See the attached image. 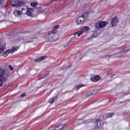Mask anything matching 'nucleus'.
Wrapping results in <instances>:
<instances>
[{
    "mask_svg": "<svg viewBox=\"0 0 130 130\" xmlns=\"http://www.w3.org/2000/svg\"><path fill=\"white\" fill-rule=\"evenodd\" d=\"M55 34H56V30H54L46 34L44 37L48 41L54 42V41H56V40H58V38L55 37Z\"/></svg>",
    "mask_w": 130,
    "mask_h": 130,
    "instance_id": "nucleus-1",
    "label": "nucleus"
},
{
    "mask_svg": "<svg viewBox=\"0 0 130 130\" xmlns=\"http://www.w3.org/2000/svg\"><path fill=\"white\" fill-rule=\"evenodd\" d=\"M87 18H88L87 13H85L83 15L79 17L76 21L77 25H82V24H84Z\"/></svg>",
    "mask_w": 130,
    "mask_h": 130,
    "instance_id": "nucleus-2",
    "label": "nucleus"
},
{
    "mask_svg": "<svg viewBox=\"0 0 130 130\" xmlns=\"http://www.w3.org/2000/svg\"><path fill=\"white\" fill-rule=\"evenodd\" d=\"M12 7H15L16 8H19V7H22L24 6V3L22 2V0H12L11 3Z\"/></svg>",
    "mask_w": 130,
    "mask_h": 130,
    "instance_id": "nucleus-3",
    "label": "nucleus"
},
{
    "mask_svg": "<svg viewBox=\"0 0 130 130\" xmlns=\"http://www.w3.org/2000/svg\"><path fill=\"white\" fill-rule=\"evenodd\" d=\"M108 25V22L105 21H102L101 22H98L94 24L95 30H100L101 28H104L105 26Z\"/></svg>",
    "mask_w": 130,
    "mask_h": 130,
    "instance_id": "nucleus-4",
    "label": "nucleus"
},
{
    "mask_svg": "<svg viewBox=\"0 0 130 130\" xmlns=\"http://www.w3.org/2000/svg\"><path fill=\"white\" fill-rule=\"evenodd\" d=\"M90 30V28L89 27L84 26L82 27L80 31H78L76 33L74 34V36L77 35V37H80L82 34L84 32H88V31Z\"/></svg>",
    "mask_w": 130,
    "mask_h": 130,
    "instance_id": "nucleus-5",
    "label": "nucleus"
},
{
    "mask_svg": "<svg viewBox=\"0 0 130 130\" xmlns=\"http://www.w3.org/2000/svg\"><path fill=\"white\" fill-rule=\"evenodd\" d=\"M118 23V19H117V17H114L112 19V26L115 27L116 25H117Z\"/></svg>",
    "mask_w": 130,
    "mask_h": 130,
    "instance_id": "nucleus-6",
    "label": "nucleus"
},
{
    "mask_svg": "<svg viewBox=\"0 0 130 130\" xmlns=\"http://www.w3.org/2000/svg\"><path fill=\"white\" fill-rule=\"evenodd\" d=\"M90 80L92 82H98L99 80H101V77L99 75H96L93 77H91Z\"/></svg>",
    "mask_w": 130,
    "mask_h": 130,
    "instance_id": "nucleus-7",
    "label": "nucleus"
},
{
    "mask_svg": "<svg viewBox=\"0 0 130 130\" xmlns=\"http://www.w3.org/2000/svg\"><path fill=\"white\" fill-rule=\"evenodd\" d=\"M128 49L127 48V47H126L125 48H124L123 49H122V50H121L119 53H117V55L118 54H124V53H126V52H128Z\"/></svg>",
    "mask_w": 130,
    "mask_h": 130,
    "instance_id": "nucleus-8",
    "label": "nucleus"
},
{
    "mask_svg": "<svg viewBox=\"0 0 130 130\" xmlns=\"http://www.w3.org/2000/svg\"><path fill=\"white\" fill-rule=\"evenodd\" d=\"M32 14H33V9L27 8L26 11V15H27V16H29V17H31V16H32Z\"/></svg>",
    "mask_w": 130,
    "mask_h": 130,
    "instance_id": "nucleus-9",
    "label": "nucleus"
},
{
    "mask_svg": "<svg viewBox=\"0 0 130 130\" xmlns=\"http://www.w3.org/2000/svg\"><path fill=\"white\" fill-rule=\"evenodd\" d=\"M7 71L5 69H0V77H5L6 75Z\"/></svg>",
    "mask_w": 130,
    "mask_h": 130,
    "instance_id": "nucleus-10",
    "label": "nucleus"
},
{
    "mask_svg": "<svg viewBox=\"0 0 130 130\" xmlns=\"http://www.w3.org/2000/svg\"><path fill=\"white\" fill-rule=\"evenodd\" d=\"M98 36V32L95 30L91 31V38H96Z\"/></svg>",
    "mask_w": 130,
    "mask_h": 130,
    "instance_id": "nucleus-11",
    "label": "nucleus"
},
{
    "mask_svg": "<svg viewBox=\"0 0 130 130\" xmlns=\"http://www.w3.org/2000/svg\"><path fill=\"white\" fill-rule=\"evenodd\" d=\"M46 57H47L46 56H43L35 60V61H37V62H39L40 61H42L43 59H45Z\"/></svg>",
    "mask_w": 130,
    "mask_h": 130,
    "instance_id": "nucleus-12",
    "label": "nucleus"
},
{
    "mask_svg": "<svg viewBox=\"0 0 130 130\" xmlns=\"http://www.w3.org/2000/svg\"><path fill=\"white\" fill-rule=\"evenodd\" d=\"M7 0H0V6H7Z\"/></svg>",
    "mask_w": 130,
    "mask_h": 130,
    "instance_id": "nucleus-13",
    "label": "nucleus"
},
{
    "mask_svg": "<svg viewBox=\"0 0 130 130\" xmlns=\"http://www.w3.org/2000/svg\"><path fill=\"white\" fill-rule=\"evenodd\" d=\"M100 55H101V57H106L109 56V55L105 54V52H100Z\"/></svg>",
    "mask_w": 130,
    "mask_h": 130,
    "instance_id": "nucleus-14",
    "label": "nucleus"
},
{
    "mask_svg": "<svg viewBox=\"0 0 130 130\" xmlns=\"http://www.w3.org/2000/svg\"><path fill=\"white\" fill-rule=\"evenodd\" d=\"M94 126L96 127H100L101 126V122L100 121H96L94 123Z\"/></svg>",
    "mask_w": 130,
    "mask_h": 130,
    "instance_id": "nucleus-15",
    "label": "nucleus"
},
{
    "mask_svg": "<svg viewBox=\"0 0 130 130\" xmlns=\"http://www.w3.org/2000/svg\"><path fill=\"white\" fill-rule=\"evenodd\" d=\"M17 50H18V48L15 46H13L11 50H10V52L11 53H14V52H15V51H17Z\"/></svg>",
    "mask_w": 130,
    "mask_h": 130,
    "instance_id": "nucleus-16",
    "label": "nucleus"
},
{
    "mask_svg": "<svg viewBox=\"0 0 130 130\" xmlns=\"http://www.w3.org/2000/svg\"><path fill=\"white\" fill-rule=\"evenodd\" d=\"M14 14L15 16H20L22 14V12L21 11L15 10L14 12Z\"/></svg>",
    "mask_w": 130,
    "mask_h": 130,
    "instance_id": "nucleus-17",
    "label": "nucleus"
},
{
    "mask_svg": "<svg viewBox=\"0 0 130 130\" xmlns=\"http://www.w3.org/2000/svg\"><path fill=\"white\" fill-rule=\"evenodd\" d=\"M11 52V50L8 49L5 52L3 53V56H7Z\"/></svg>",
    "mask_w": 130,
    "mask_h": 130,
    "instance_id": "nucleus-18",
    "label": "nucleus"
},
{
    "mask_svg": "<svg viewBox=\"0 0 130 130\" xmlns=\"http://www.w3.org/2000/svg\"><path fill=\"white\" fill-rule=\"evenodd\" d=\"M90 93L91 95H95V94H97L98 93V91L96 89H93L90 91Z\"/></svg>",
    "mask_w": 130,
    "mask_h": 130,
    "instance_id": "nucleus-19",
    "label": "nucleus"
},
{
    "mask_svg": "<svg viewBox=\"0 0 130 130\" xmlns=\"http://www.w3.org/2000/svg\"><path fill=\"white\" fill-rule=\"evenodd\" d=\"M30 6H31V7H33L34 8H35V7H37L38 4H37V3H36L32 2V3L30 4Z\"/></svg>",
    "mask_w": 130,
    "mask_h": 130,
    "instance_id": "nucleus-20",
    "label": "nucleus"
},
{
    "mask_svg": "<svg viewBox=\"0 0 130 130\" xmlns=\"http://www.w3.org/2000/svg\"><path fill=\"white\" fill-rule=\"evenodd\" d=\"M63 127H64V125H59L56 127V128H59L58 129H62Z\"/></svg>",
    "mask_w": 130,
    "mask_h": 130,
    "instance_id": "nucleus-21",
    "label": "nucleus"
},
{
    "mask_svg": "<svg viewBox=\"0 0 130 130\" xmlns=\"http://www.w3.org/2000/svg\"><path fill=\"white\" fill-rule=\"evenodd\" d=\"M6 46H2V48L0 47V54L1 53H2V52H4V49H5Z\"/></svg>",
    "mask_w": 130,
    "mask_h": 130,
    "instance_id": "nucleus-22",
    "label": "nucleus"
},
{
    "mask_svg": "<svg viewBox=\"0 0 130 130\" xmlns=\"http://www.w3.org/2000/svg\"><path fill=\"white\" fill-rule=\"evenodd\" d=\"M112 74V70H110L108 71L107 72V75L108 76H110V75Z\"/></svg>",
    "mask_w": 130,
    "mask_h": 130,
    "instance_id": "nucleus-23",
    "label": "nucleus"
},
{
    "mask_svg": "<svg viewBox=\"0 0 130 130\" xmlns=\"http://www.w3.org/2000/svg\"><path fill=\"white\" fill-rule=\"evenodd\" d=\"M86 97H90V96H92V94L91 93L90 91L89 92H87L85 93Z\"/></svg>",
    "mask_w": 130,
    "mask_h": 130,
    "instance_id": "nucleus-24",
    "label": "nucleus"
},
{
    "mask_svg": "<svg viewBox=\"0 0 130 130\" xmlns=\"http://www.w3.org/2000/svg\"><path fill=\"white\" fill-rule=\"evenodd\" d=\"M83 87V85H79L76 86V90H79V89H80V88H82Z\"/></svg>",
    "mask_w": 130,
    "mask_h": 130,
    "instance_id": "nucleus-25",
    "label": "nucleus"
},
{
    "mask_svg": "<svg viewBox=\"0 0 130 130\" xmlns=\"http://www.w3.org/2000/svg\"><path fill=\"white\" fill-rule=\"evenodd\" d=\"M54 102V99L53 98H51L50 100H49V103H53V102Z\"/></svg>",
    "mask_w": 130,
    "mask_h": 130,
    "instance_id": "nucleus-26",
    "label": "nucleus"
},
{
    "mask_svg": "<svg viewBox=\"0 0 130 130\" xmlns=\"http://www.w3.org/2000/svg\"><path fill=\"white\" fill-rule=\"evenodd\" d=\"M58 28H59V25H55L53 27V29H58Z\"/></svg>",
    "mask_w": 130,
    "mask_h": 130,
    "instance_id": "nucleus-27",
    "label": "nucleus"
},
{
    "mask_svg": "<svg viewBox=\"0 0 130 130\" xmlns=\"http://www.w3.org/2000/svg\"><path fill=\"white\" fill-rule=\"evenodd\" d=\"M113 114H114V113H110L108 115V117H112V116H113Z\"/></svg>",
    "mask_w": 130,
    "mask_h": 130,
    "instance_id": "nucleus-28",
    "label": "nucleus"
},
{
    "mask_svg": "<svg viewBox=\"0 0 130 130\" xmlns=\"http://www.w3.org/2000/svg\"><path fill=\"white\" fill-rule=\"evenodd\" d=\"M72 41V39H71L69 41H68L67 45H69V44H70V43H71Z\"/></svg>",
    "mask_w": 130,
    "mask_h": 130,
    "instance_id": "nucleus-29",
    "label": "nucleus"
},
{
    "mask_svg": "<svg viewBox=\"0 0 130 130\" xmlns=\"http://www.w3.org/2000/svg\"><path fill=\"white\" fill-rule=\"evenodd\" d=\"M9 68L11 70V71H13L14 70V67H11V65L9 66Z\"/></svg>",
    "mask_w": 130,
    "mask_h": 130,
    "instance_id": "nucleus-30",
    "label": "nucleus"
},
{
    "mask_svg": "<svg viewBox=\"0 0 130 130\" xmlns=\"http://www.w3.org/2000/svg\"><path fill=\"white\" fill-rule=\"evenodd\" d=\"M3 85V80L0 79V87Z\"/></svg>",
    "mask_w": 130,
    "mask_h": 130,
    "instance_id": "nucleus-31",
    "label": "nucleus"
},
{
    "mask_svg": "<svg viewBox=\"0 0 130 130\" xmlns=\"http://www.w3.org/2000/svg\"><path fill=\"white\" fill-rule=\"evenodd\" d=\"M77 36H78V35H75V36L74 35V37H72V38H71V39H74V38H76V37H77Z\"/></svg>",
    "mask_w": 130,
    "mask_h": 130,
    "instance_id": "nucleus-32",
    "label": "nucleus"
},
{
    "mask_svg": "<svg viewBox=\"0 0 130 130\" xmlns=\"http://www.w3.org/2000/svg\"><path fill=\"white\" fill-rule=\"evenodd\" d=\"M24 96H26V93H23L21 94V97H24Z\"/></svg>",
    "mask_w": 130,
    "mask_h": 130,
    "instance_id": "nucleus-33",
    "label": "nucleus"
},
{
    "mask_svg": "<svg viewBox=\"0 0 130 130\" xmlns=\"http://www.w3.org/2000/svg\"><path fill=\"white\" fill-rule=\"evenodd\" d=\"M127 48H128V50L130 51V46L127 47Z\"/></svg>",
    "mask_w": 130,
    "mask_h": 130,
    "instance_id": "nucleus-34",
    "label": "nucleus"
},
{
    "mask_svg": "<svg viewBox=\"0 0 130 130\" xmlns=\"http://www.w3.org/2000/svg\"><path fill=\"white\" fill-rule=\"evenodd\" d=\"M46 76H47V74H45V75H44V78H45V77H46Z\"/></svg>",
    "mask_w": 130,
    "mask_h": 130,
    "instance_id": "nucleus-35",
    "label": "nucleus"
},
{
    "mask_svg": "<svg viewBox=\"0 0 130 130\" xmlns=\"http://www.w3.org/2000/svg\"><path fill=\"white\" fill-rule=\"evenodd\" d=\"M120 57V55H119V56H118V57Z\"/></svg>",
    "mask_w": 130,
    "mask_h": 130,
    "instance_id": "nucleus-36",
    "label": "nucleus"
},
{
    "mask_svg": "<svg viewBox=\"0 0 130 130\" xmlns=\"http://www.w3.org/2000/svg\"><path fill=\"white\" fill-rule=\"evenodd\" d=\"M55 1H57V0H55Z\"/></svg>",
    "mask_w": 130,
    "mask_h": 130,
    "instance_id": "nucleus-37",
    "label": "nucleus"
},
{
    "mask_svg": "<svg viewBox=\"0 0 130 130\" xmlns=\"http://www.w3.org/2000/svg\"><path fill=\"white\" fill-rule=\"evenodd\" d=\"M27 42H29V41H28Z\"/></svg>",
    "mask_w": 130,
    "mask_h": 130,
    "instance_id": "nucleus-38",
    "label": "nucleus"
}]
</instances>
